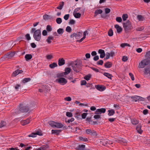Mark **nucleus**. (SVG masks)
I'll return each mask as SVG.
<instances>
[{
	"label": "nucleus",
	"instance_id": "obj_4",
	"mask_svg": "<svg viewBox=\"0 0 150 150\" xmlns=\"http://www.w3.org/2000/svg\"><path fill=\"white\" fill-rule=\"evenodd\" d=\"M123 26L126 32H128L132 28L131 22L129 20L127 21L126 23H123Z\"/></svg>",
	"mask_w": 150,
	"mask_h": 150
},
{
	"label": "nucleus",
	"instance_id": "obj_15",
	"mask_svg": "<svg viewBox=\"0 0 150 150\" xmlns=\"http://www.w3.org/2000/svg\"><path fill=\"white\" fill-rule=\"evenodd\" d=\"M115 27L116 29L117 32L118 33H120L122 31V28L119 25L116 24L115 26Z\"/></svg>",
	"mask_w": 150,
	"mask_h": 150
},
{
	"label": "nucleus",
	"instance_id": "obj_31",
	"mask_svg": "<svg viewBox=\"0 0 150 150\" xmlns=\"http://www.w3.org/2000/svg\"><path fill=\"white\" fill-rule=\"evenodd\" d=\"M64 2H63V1L62 2H61L60 3V4H59V6L57 7V8L59 9H60V10L62 9V8L64 6Z\"/></svg>",
	"mask_w": 150,
	"mask_h": 150
},
{
	"label": "nucleus",
	"instance_id": "obj_19",
	"mask_svg": "<svg viewBox=\"0 0 150 150\" xmlns=\"http://www.w3.org/2000/svg\"><path fill=\"white\" fill-rule=\"evenodd\" d=\"M30 122V119H27L25 120H24L21 122L22 125H25L28 124Z\"/></svg>",
	"mask_w": 150,
	"mask_h": 150
},
{
	"label": "nucleus",
	"instance_id": "obj_42",
	"mask_svg": "<svg viewBox=\"0 0 150 150\" xmlns=\"http://www.w3.org/2000/svg\"><path fill=\"white\" fill-rule=\"evenodd\" d=\"M91 76V74H88V75L84 77V79L87 81H88L90 79Z\"/></svg>",
	"mask_w": 150,
	"mask_h": 150
},
{
	"label": "nucleus",
	"instance_id": "obj_63",
	"mask_svg": "<svg viewBox=\"0 0 150 150\" xmlns=\"http://www.w3.org/2000/svg\"><path fill=\"white\" fill-rule=\"evenodd\" d=\"M129 75L131 77V78L132 80V81L134 80V75H133V74L132 73H129Z\"/></svg>",
	"mask_w": 150,
	"mask_h": 150
},
{
	"label": "nucleus",
	"instance_id": "obj_55",
	"mask_svg": "<svg viewBox=\"0 0 150 150\" xmlns=\"http://www.w3.org/2000/svg\"><path fill=\"white\" fill-rule=\"evenodd\" d=\"M66 115L67 116L69 117H71L72 116V113L71 112H67Z\"/></svg>",
	"mask_w": 150,
	"mask_h": 150
},
{
	"label": "nucleus",
	"instance_id": "obj_13",
	"mask_svg": "<svg viewBox=\"0 0 150 150\" xmlns=\"http://www.w3.org/2000/svg\"><path fill=\"white\" fill-rule=\"evenodd\" d=\"M65 64V61L63 58H60L59 59L58 61V64L59 66L63 65Z\"/></svg>",
	"mask_w": 150,
	"mask_h": 150
},
{
	"label": "nucleus",
	"instance_id": "obj_52",
	"mask_svg": "<svg viewBox=\"0 0 150 150\" xmlns=\"http://www.w3.org/2000/svg\"><path fill=\"white\" fill-rule=\"evenodd\" d=\"M101 17L102 18H107L108 16L106 13H103L101 15Z\"/></svg>",
	"mask_w": 150,
	"mask_h": 150
},
{
	"label": "nucleus",
	"instance_id": "obj_22",
	"mask_svg": "<svg viewBox=\"0 0 150 150\" xmlns=\"http://www.w3.org/2000/svg\"><path fill=\"white\" fill-rule=\"evenodd\" d=\"M103 11L101 9L96 10L94 13V17H96L98 14L102 13Z\"/></svg>",
	"mask_w": 150,
	"mask_h": 150
},
{
	"label": "nucleus",
	"instance_id": "obj_35",
	"mask_svg": "<svg viewBox=\"0 0 150 150\" xmlns=\"http://www.w3.org/2000/svg\"><path fill=\"white\" fill-rule=\"evenodd\" d=\"M64 30L63 29L59 28L57 30L58 33L60 35H62L64 33Z\"/></svg>",
	"mask_w": 150,
	"mask_h": 150
},
{
	"label": "nucleus",
	"instance_id": "obj_27",
	"mask_svg": "<svg viewBox=\"0 0 150 150\" xmlns=\"http://www.w3.org/2000/svg\"><path fill=\"white\" fill-rule=\"evenodd\" d=\"M103 75L109 79H111V78L113 77L112 74H110L108 73L105 72Z\"/></svg>",
	"mask_w": 150,
	"mask_h": 150
},
{
	"label": "nucleus",
	"instance_id": "obj_10",
	"mask_svg": "<svg viewBox=\"0 0 150 150\" xmlns=\"http://www.w3.org/2000/svg\"><path fill=\"white\" fill-rule=\"evenodd\" d=\"M96 88L99 91H102L106 89V87L102 85H95Z\"/></svg>",
	"mask_w": 150,
	"mask_h": 150
},
{
	"label": "nucleus",
	"instance_id": "obj_51",
	"mask_svg": "<svg viewBox=\"0 0 150 150\" xmlns=\"http://www.w3.org/2000/svg\"><path fill=\"white\" fill-rule=\"evenodd\" d=\"M35 133L33 132L32 133L30 134H29L28 135V137H36V134H35Z\"/></svg>",
	"mask_w": 150,
	"mask_h": 150
},
{
	"label": "nucleus",
	"instance_id": "obj_33",
	"mask_svg": "<svg viewBox=\"0 0 150 150\" xmlns=\"http://www.w3.org/2000/svg\"><path fill=\"white\" fill-rule=\"evenodd\" d=\"M138 96H131L130 97L132 99V101H134L136 102L137 101H138V98H137V97H138Z\"/></svg>",
	"mask_w": 150,
	"mask_h": 150
},
{
	"label": "nucleus",
	"instance_id": "obj_25",
	"mask_svg": "<svg viewBox=\"0 0 150 150\" xmlns=\"http://www.w3.org/2000/svg\"><path fill=\"white\" fill-rule=\"evenodd\" d=\"M53 39V37L49 36L48 37L46 41L48 44H50L51 42V40H52Z\"/></svg>",
	"mask_w": 150,
	"mask_h": 150
},
{
	"label": "nucleus",
	"instance_id": "obj_23",
	"mask_svg": "<svg viewBox=\"0 0 150 150\" xmlns=\"http://www.w3.org/2000/svg\"><path fill=\"white\" fill-rule=\"evenodd\" d=\"M71 69L68 67L66 68L65 69V71L64 72V75H66L69 74L71 71Z\"/></svg>",
	"mask_w": 150,
	"mask_h": 150
},
{
	"label": "nucleus",
	"instance_id": "obj_11",
	"mask_svg": "<svg viewBox=\"0 0 150 150\" xmlns=\"http://www.w3.org/2000/svg\"><path fill=\"white\" fill-rule=\"evenodd\" d=\"M15 54L14 52H9L4 57L6 58L10 59L14 56Z\"/></svg>",
	"mask_w": 150,
	"mask_h": 150
},
{
	"label": "nucleus",
	"instance_id": "obj_57",
	"mask_svg": "<svg viewBox=\"0 0 150 150\" xmlns=\"http://www.w3.org/2000/svg\"><path fill=\"white\" fill-rule=\"evenodd\" d=\"M110 54L108 52H107L106 53V57L105 59H108L110 57Z\"/></svg>",
	"mask_w": 150,
	"mask_h": 150
},
{
	"label": "nucleus",
	"instance_id": "obj_44",
	"mask_svg": "<svg viewBox=\"0 0 150 150\" xmlns=\"http://www.w3.org/2000/svg\"><path fill=\"white\" fill-rule=\"evenodd\" d=\"M122 19L123 21H125L128 18V15L127 14H124L122 16Z\"/></svg>",
	"mask_w": 150,
	"mask_h": 150
},
{
	"label": "nucleus",
	"instance_id": "obj_37",
	"mask_svg": "<svg viewBox=\"0 0 150 150\" xmlns=\"http://www.w3.org/2000/svg\"><path fill=\"white\" fill-rule=\"evenodd\" d=\"M50 16L49 15L47 14H45L43 16V19L45 20L50 19Z\"/></svg>",
	"mask_w": 150,
	"mask_h": 150
},
{
	"label": "nucleus",
	"instance_id": "obj_50",
	"mask_svg": "<svg viewBox=\"0 0 150 150\" xmlns=\"http://www.w3.org/2000/svg\"><path fill=\"white\" fill-rule=\"evenodd\" d=\"M66 30L69 33H70L71 31V28L69 26H68L66 28Z\"/></svg>",
	"mask_w": 150,
	"mask_h": 150
},
{
	"label": "nucleus",
	"instance_id": "obj_39",
	"mask_svg": "<svg viewBox=\"0 0 150 150\" xmlns=\"http://www.w3.org/2000/svg\"><path fill=\"white\" fill-rule=\"evenodd\" d=\"M6 125V123L5 122L3 121H1L0 124V128L5 126Z\"/></svg>",
	"mask_w": 150,
	"mask_h": 150
},
{
	"label": "nucleus",
	"instance_id": "obj_9",
	"mask_svg": "<svg viewBox=\"0 0 150 150\" xmlns=\"http://www.w3.org/2000/svg\"><path fill=\"white\" fill-rule=\"evenodd\" d=\"M106 111V109L104 108H101V109H98L96 110L95 112V114H100L102 113H104Z\"/></svg>",
	"mask_w": 150,
	"mask_h": 150
},
{
	"label": "nucleus",
	"instance_id": "obj_5",
	"mask_svg": "<svg viewBox=\"0 0 150 150\" xmlns=\"http://www.w3.org/2000/svg\"><path fill=\"white\" fill-rule=\"evenodd\" d=\"M86 134H90L92 137H95L97 135L96 132L93 130L87 129L85 130Z\"/></svg>",
	"mask_w": 150,
	"mask_h": 150
},
{
	"label": "nucleus",
	"instance_id": "obj_26",
	"mask_svg": "<svg viewBox=\"0 0 150 150\" xmlns=\"http://www.w3.org/2000/svg\"><path fill=\"white\" fill-rule=\"evenodd\" d=\"M137 19L139 21H143L145 20V18L144 17L141 15H138L137 16Z\"/></svg>",
	"mask_w": 150,
	"mask_h": 150
},
{
	"label": "nucleus",
	"instance_id": "obj_2",
	"mask_svg": "<svg viewBox=\"0 0 150 150\" xmlns=\"http://www.w3.org/2000/svg\"><path fill=\"white\" fill-rule=\"evenodd\" d=\"M33 37L35 40L38 42L40 41L41 38V34L40 29H38L34 32Z\"/></svg>",
	"mask_w": 150,
	"mask_h": 150
},
{
	"label": "nucleus",
	"instance_id": "obj_53",
	"mask_svg": "<svg viewBox=\"0 0 150 150\" xmlns=\"http://www.w3.org/2000/svg\"><path fill=\"white\" fill-rule=\"evenodd\" d=\"M137 98H138V101H144L145 99V98L139 96Z\"/></svg>",
	"mask_w": 150,
	"mask_h": 150
},
{
	"label": "nucleus",
	"instance_id": "obj_24",
	"mask_svg": "<svg viewBox=\"0 0 150 150\" xmlns=\"http://www.w3.org/2000/svg\"><path fill=\"white\" fill-rule=\"evenodd\" d=\"M63 127V125L61 123L59 122H56V125H55V127H57L58 128H61Z\"/></svg>",
	"mask_w": 150,
	"mask_h": 150
},
{
	"label": "nucleus",
	"instance_id": "obj_54",
	"mask_svg": "<svg viewBox=\"0 0 150 150\" xmlns=\"http://www.w3.org/2000/svg\"><path fill=\"white\" fill-rule=\"evenodd\" d=\"M117 21L118 22H121L122 21V19L121 17H117L116 19Z\"/></svg>",
	"mask_w": 150,
	"mask_h": 150
},
{
	"label": "nucleus",
	"instance_id": "obj_61",
	"mask_svg": "<svg viewBox=\"0 0 150 150\" xmlns=\"http://www.w3.org/2000/svg\"><path fill=\"white\" fill-rule=\"evenodd\" d=\"M46 58L47 59H51L53 58V56L51 54H49L46 56Z\"/></svg>",
	"mask_w": 150,
	"mask_h": 150
},
{
	"label": "nucleus",
	"instance_id": "obj_60",
	"mask_svg": "<svg viewBox=\"0 0 150 150\" xmlns=\"http://www.w3.org/2000/svg\"><path fill=\"white\" fill-rule=\"evenodd\" d=\"M88 114L86 113H83L82 114L81 116L83 119H85L86 118Z\"/></svg>",
	"mask_w": 150,
	"mask_h": 150
},
{
	"label": "nucleus",
	"instance_id": "obj_29",
	"mask_svg": "<svg viewBox=\"0 0 150 150\" xmlns=\"http://www.w3.org/2000/svg\"><path fill=\"white\" fill-rule=\"evenodd\" d=\"M57 63L55 62H54L52 64H51L49 65L50 67L52 69H53L54 67H57Z\"/></svg>",
	"mask_w": 150,
	"mask_h": 150
},
{
	"label": "nucleus",
	"instance_id": "obj_8",
	"mask_svg": "<svg viewBox=\"0 0 150 150\" xmlns=\"http://www.w3.org/2000/svg\"><path fill=\"white\" fill-rule=\"evenodd\" d=\"M82 35V33L81 32H79L77 33H74L71 35V38H73L75 37L77 39H78L80 38L81 36Z\"/></svg>",
	"mask_w": 150,
	"mask_h": 150
},
{
	"label": "nucleus",
	"instance_id": "obj_30",
	"mask_svg": "<svg viewBox=\"0 0 150 150\" xmlns=\"http://www.w3.org/2000/svg\"><path fill=\"white\" fill-rule=\"evenodd\" d=\"M49 124L52 127H55L56 122L53 121H50L49 122Z\"/></svg>",
	"mask_w": 150,
	"mask_h": 150
},
{
	"label": "nucleus",
	"instance_id": "obj_7",
	"mask_svg": "<svg viewBox=\"0 0 150 150\" xmlns=\"http://www.w3.org/2000/svg\"><path fill=\"white\" fill-rule=\"evenodd\" d=\"M56 81L62 85H64L67 83V81L64 78L60 77L56 80Z\"/></svg>",
	"mask_w": 150,
	"mask_h": 150
},
{
	"label": "nucleus",
	"instance_id": "obj_47",
	"mask_svg": "<svg viewBox=\"0 0 150 150\" xmlns=\"http://www.w3.org/2000/svg\"><path fill=\"white\" fill-rule=\"evenodd\" d=\"M149 68H145L144 69V73L146 74H147L148 73L149 74Z\"/></svg>",
	"mask_w": 150,
	"mask_h": 150
},
{
	"label": "nucleus",
	"instance_id": "obj_48",
	"mask_svg": "<svg viewBox=\"0 0 150 150\" xmlns=\"http://www.w3.org/2000/svg\"><path fill=\"white\" fill-rule=\"evenodd\" d=\"M25 37L26 39L28 40H30L31 39V37L30 36V34L28 33L27 34L25 35Z\"/></svg>",
	"mask_w": 150,
	"mask_h": 150
},
{
	"label": "nucleus",
	"instance_id": "obj_49",
	"mask_svg": "<svg viewBox=\"0 0 150 150\" xmlns=\"http://www.w3.org/2000/svg\"><path fill=\"white\" fill-rule=\"evenodd\" d=\"M118 142L120 143H122V142L124 143H126L127 141L124 139H122L120 140H118Z\"/></svg>",
	"mask_w": 150,
	"mask_h": 150
},
{
	"label": "nucleus",
	"instance_id": "obj_6",
	"mask_svg": "<svg viewBox=\"0 0 150 150\" xmlns=\"http://www.w3.org/2000/svg\"><path fill=\"white\" fill-rule=\"evenodd\" d=\"M72 67L74 71L76 72H79L81 70L80 65L77 63L73 64Z\"/></svg>",
	"mask_w": 150,
	"mask_h": 150
},
{
	"label": "nucleus",
	"instance_id": "obj_41",
	"mask_svg": "<svg viewBox=\"0 0 150 150\" xmlns=\"http://www.w3.org/2000/svg\"><path fill=\"white\" fill-rule=\"evenodd\" d=\"M79 139L82 142H86L88 141V139L87 138H84L81 137H79Z\"/></svg>",
	"mask_w": 150,
	"mask_h": 150
},
{
	"label": "nucleus",
	"instance_id": "obj_3",
	"mask_svg": "<svg viewBox=\"0 0 150 150\" xmlns=\"http://www.w3.org/2000/svg\"><path fill=\"white\" fill-rule=\"evenodd\" d=\"M19 108L21 112H27L29 110L28 106L24 104H20Z\"/></svg>",
	"mask_w": 150,
	"mask_h": 150
},
{
	"label": "nucleus",
	"instance_id": "obj_62",
	"mask_svg": "<svg viewBox=\"0 0 150 150\" xmlns=\"http://www.w3.org/2000/svg\"><path fill=\"white\" fill-rule=\"evenodd\" d=\"M107 145H110L113 144L112 142L108 139H107Z\"/></svg>",
	"mask_w": 150,
	"mask_h": 150
},
{
	"label": "nucleus",
	"instance_id": "obj_56",
	"mask_svg": "<svg viewBox=\"0 0 150 150\" xmlns=\"http://www.w3.org/2000/svg\"><path fill=\"white\" fill-rule=\"evenodd\" d=\"M103 61L102 60H100L99 61L97 62L96 63V64L97 65H103Z\"/></svg>",
	"mask_w": 150,
	"mask_h": 150
},
{
	"label": "nucleus",
	"instance_id": "obj_12",
	"mask_svg": "<svg viewBox=\"0 0 150 150\" xmlns=\"http://www.w3.org/2000/svg\"><path fill=\"white\" fill-rule=\"evenodd\" d=\"M98 53L100 54V57L103 58L105 56V53L104 50L102 49H100L98 50Z\"/></svg>",
	"mask_w": 150,
	"mask_h": 150
},
{
	"label": "nucleus",
	"instance_id": "obj_59",
	"mask_svg": "<svg viewBox=\"0 0 150 150\" xmlns=\"http://www.w3.org/2000/svg\"><path fill=\"white\" fill-rule=\"evenodd\" d=\"M105 13L106 14H108L109 13L110 11V9L109 8H105Z\"/></svg>",
	"mask_w": 150,
	"mask_h": 150
},
{
	"label": "nucleus",
	"instance_id": "obj_46",
	"mask_svg": "<svg viewBox=\"0 0 150 150\" xmlns=\"http://www.w3.org/2000/svg\"><path fill=\"white\" fill-rule=\"evenodd\" d=\"M126 46L130 47V45L129 44L126 43H122L120 45V46L122 47H124Z\"/></svg>",
	"mask_w": 150,
	"mask_h": 150
},
{
	"label": "nucleus",
	"instance_id": "obj_32",
	"mask_svg": "<svg viewBox=\"0 0 150 150\" xmlns=\"http://www.w3.org/2000/svg\"><path fill=\"white\" fill-rule=\"evenodd\" d=\"M31 80V79L30 78H27L24 79L22 81L23 83H25L30 81Z\"/></svg>",
	"mask_w": 150,
	"mask_h": 150
},
{
	"label": "nucleus",
	"instance_id": "obj_58",
	"mask_svg": "<svg viewBox=\"0 0 150 150\" xmlns=\"http://www.w3.org/2000/svg\"><path fill=\"white\" fill-rule=\"evenodd\" d=\"M64 74L63 73H59L57 74V77H62L64 76Z\"/></svg>",
	"mask_w": 150,
	"mask_h": 150
},
{
	"label": "nucleus",
	"instance_id": "obj_28",
	"mask_svg": "<svg viewBox=\"0 0 150 150\" xmlns=\"http://www.w3.org/2000/svg\"><path fill=\"white\" fill-rule=\"evenodd\" d=\"M109 113L108 114V115L110 116L113 115L115 113V111L114 110L112 109L111 110H108Z\"/></svg>",
	"mask_w": 150,
	"mask_h": 150
},
{
	"label": "nucleus",
	"instance_id": "obj_34",
	"mask_svg": "<svg viewBox=\"0 0 150 150\" xmlns=\"http://www.w3.org/2000/svg\"><path fill=\"white\" fill-rule=\"evenodd\" d=\"M73 15L76 18H79L81 16V14L80 13H73Z\"/></svg>",
	"mask_w": 150,
	"mask_h": 150
},
{
	"label": "nucleus",
	"instance_id": "obj_40",
	"mask_svg": "<svg viewBox=\"0 0 150 150\" xmlns=\"http://www.w3.org/2000/svg\"><path fill=\"white\" fill-rule=\"evenodd\" d=\"M113 31L112 29H110L108 31V35L109 36H112L113 35Z\"/></svg>",
	"mask_w": 150,
	"mask_h": 150
},
{
	"label": "nucleus",
	"instance_id": "obj_43",
	"mask_svg": "<svg viewBox=\"0 0 150 150\" xmlns=\"http://www.w3.org/2000/svg\"><path fill=\"white\" fill-rule=\"evenodd\" d=\"M46 30L48 32H51L52 30V28L50 25H48L47 26Z\"/></svg>",
	"mask_w": 150,
	"mask_h": 150
},
{
	"label": "nucleus",
	"instance_id": "obj_38",
	"mask_svg": "<svg viewBox=\"0 0 150 150\" xmlns=\"http://www.w3.org/2000/svg\"><path fill=\"white\" fill-rule=\"evenodd\" d=\"M49 148V146L47 144L43 145L42 147V149L43 150H47Z\"/></svg>",
	"mask_w": 150,
	"mask_h": 150
},
{
	"label": "nucleus",
	"instance_id": "obj_64",
	"mask_svg": "<svg viewBox=\"0 0 150 150\" xmlns=\"http://www.w3.org/2000/svg\"><path fill=\"white\" fill-rule=\"evenodd\" d=\"M69 17V14H67L65 15L64 17V19L66 20H67Z\"/></svg>",
	"mask_w": 150,
	"mask_h": 150
},
{
	"label": "nucleus",
	"instance_id": "obj_18",
	"mask_svg": "<svg viewBox=\"0 0 150 150\" xmlns=\"http://www.w3.org/2000/svg\"><path fill=\"white\" fill-rule=\"evenodd\" d=\"M112 64L110 62H107L104 64V67L107 68H110L112 66Z\"/></svg>",
	"mask_w": 150,
	"mask_h": 150
},
{
	"label": "nucleus",
	"instance_id": "obj_20",
	"mask_svg": "<svg viewBox=\"0 0 150 150\" xmlns=\"http://www.w3.org/2000/svg\"><path fill=\"white\" fill-rule=\"evenodd\" d=\"M61 132V130H52L51 133L52 134H56L57 135L59 134Z\"/></svg>",
	"mask_w": 150,
	"mask_h": 150
},
{
	"label": "nucleus",
	"instance_id": "obj_36",
	"mask_svg": "<svg viewBox=\"0 0 150 150\" xmlns=\"http://www.w3.org/2000/svg\"><path fill=\"white\" fill-rule=\"evenodd\" d=\"M132 123L133 125H136L137 124L139 123V121L136 119H134L131 120Z\"/></svg>",
	"mask_w": 150,
	"mask_h": 150
},
{
	"label": "nucleus",
	"instance_id": "obj_16",
	"mask_svg": "<svg viewBox=\"0 0 150 150\" xmlns=\"http://www.w3.org/2000/svg\"><path fill=\"white\" fill-rule=\"evenodd\" d=\"M20 112H21L19 108L18 109H17L15 110H12V115H14L19 114Z\"/></svg>",
	"mask_w": 150,
	"mask_h": 150
},
{
	"label": "nucleus",
	"instance_id": "obj_45",
	"mask_svg": "<svg viewBox=\"0 0 150 150\" xmlns=\"http://www.w3.org/2000/svg\"><path fill=\"white\" fill-rule=\"evenodd\" d=\"M56 21L58 24H60L62 22V19L61 18H57L56 20Z\"/></svg>",
	"mask_w": 150,
	"mask_h": 150
},
{
	"label": "nucleus",
	"instance_id": "obj_1",
	"mask_svg": "<svg viewBox=\"0 0 150 150\" xmlns=\"http://www.w3.org/2000/svg\"><path fill=\"white\" fill-rule=\"evenodd\" d=\"M150 64V57L143 59L139 63L138 67L139 68H143L146 66Z\"/></svg>",
	"mask_w": 150,
	"mask_h": 150
},
{
	"label": "nucleus",
	"instance_id": "obj_14",
	"mask_svg": "<svg viewBox=\"0 0 150 150\" xmlns=\"http://www.w3.org/2000/svg\"><path fill=\"white\" fill-rule=\"evenodd\" d=\"M85 146L84 145H79L75 148L77 150H85Z\"/></svg>",
	"mask_w": 150,
	"mask_h": 150
},
{
	"label": "nucleus",
	"instance_id": "obj_21",
	"mask_svg": "<svg viewBox=\"0 0 150 150\" xmlns=\"http://www.w3.org/2000/svg\"><path fill=\"white\" fill-rule=\"evenodd\" d=\"M32 57V56L31 54H26L25 57L26 60L27 61L31 59Z\"/></svg>",
	"mask_w": 150,
	"mask_h": 150
},
{
	"label": "nucleus",
	"instance_id": "obj_17",
	"mask_svg": "<svg viewBox=\"0 0 150 150\" xmlns=\"http://www.w3.org/2000/svg\"><path fill=\"white\" fill-rule=\"evenodd\" d=\"M141 126L140 125H137L136 127L137 130L138 132L140 134H142L143 132L142 130L141 129Z\"/></svg>",
	"mask_w": 150,
	"mask_h": 150
}]
</instances>
